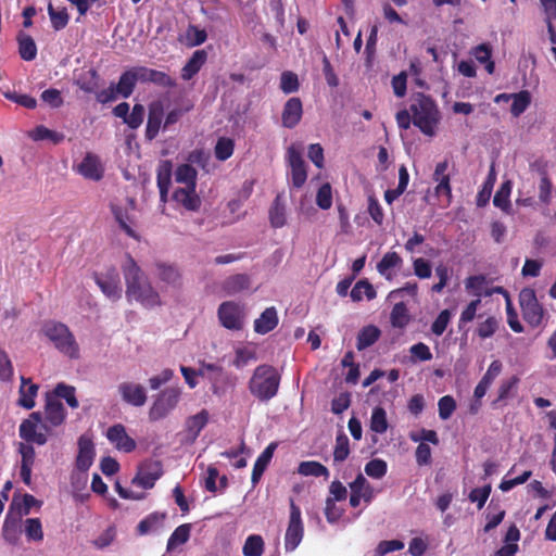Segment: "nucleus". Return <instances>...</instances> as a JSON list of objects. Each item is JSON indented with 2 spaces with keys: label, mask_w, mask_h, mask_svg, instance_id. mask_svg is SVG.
<instances>
[{
  "label": "nucleus",
  "mask_w": 556,
  "mask_h": 556,
  "mask_svg": "<svg viewBox=\"0 0 556 556\" xmlns=\"http://www.w3.org/2000/svg\"><path fill=\"white\" fill-rule=\"evenodd\" d=\"M122 270L126 285V298L128 302H137L146 308H154L162 305L161 295L152 286L147 275L132 256L126 254L122 264Z\"/></svg>",
  "instance_id": "f257e3e1"
},
{
  "label": "nucleus",
  "mask_w": 556,
  "mask_h": 556,
  "mask_svg": "<svg viewBox=\"0 0 556 556\" xmlns=\"http://www.w3.org/2000/svg\"><path fill=\"white\" fill-rule=\"evenodd\" d=\"M280 383V376L270 365L257 366L249 380V391L257 400L267 402L276 396Z\"/></svg>",
  "instance_id": "f03ea898"
},
{
  "label": "nucleus",
  "mask_w": 556,
  "mask_h": 556,
  "mask_svg": "<svg viewBox=\"0 0 556 556\" xmlns=\"http://www.w3.org/2000/svg\"><path fill=\"white\" fill-rule=\"evenodd\" d=\"M413 124L426 136H434L440 113L434 101L426 96L417 97L410 105Z\"/></svg>",
  "instance_id": "7ed1b4c3"
},
{
  "label": "nucleus",
  "mask_w": 556,
  "mask_h": 556,
  "mask_svg": "<svg viewBox=\"0 0 556 556\" xmlns=\"http://www.w3.org/2000/svg\"><path fill=\"white\" fill-rule=\"evenodd\" d=\"M42 331L60 353L72 359L79 358V345L65 324L48 321L43 325Z\"/></svg>",
  "instance_id": "20e7f679"
},
{
  "label": "nucleus",
  "mask_w": 556,
  "mask_h": 556,
  "mask_svg": "<svg viewBox=\"0 0 556 556\" xmlns=\"http://www.w3.org/2000/svg\"><path fill=\"white\" fill-rule=\"evenodd\" d=\"M46 430L47 426L41 422V414L31 413L18 427V435L23 440L21 443L45 445L48 442Z\"/></svg>",
  "instance_id": "39448f33"
},
{
  "label": "nucleus",
  "mask_w": 556,
  "mask_h": 556,
  "mask_svg": "<svg viewBox=\"0 0 556 556\" xmlns=\"http://www.w3.org/2000/svg\"><path fill=\"white\" fill-rule=\"evenodd\" d=\"M245 315L244 305L235 301H225L217 308L218 320L228 330H241L244 326Z\"/></svg>",
  "instance_id": "423d86ee"
},
{
  "label": "nucleus",
  "mask_w": 556,
  "mask_h": 556,
  "mask_svg": "<svg viewBox=\"0 0 556 556\" xmlns=\"http://www.w3.org/2000/svg\"><path fill=\"white\" fill-rule=\"evenodd\" d=\"M519 303L525 320L531 327H538L542 324L544 308L536 299L535 291L531 288H525L519 293Z\"/></svg>",
  "instance_id": "0eeeda50"
},
{
  "label": "nucleus",
  "mask_w": 556,
  "mask_h": 556,
  "mask_svg": "<svg viewBox=\"0 0 556 556\" xmlns=\"http://www.w3.org/2000/svg\"><path fill=\"white\" fill-rule=\"evenodd\" d=\"M180 389L167 388L163 390L153 402L149 418L153 421L166 417L178 404L180 399Z\"/></svg>",
  "instance_id": "6e6552de"
},
{
  "label": "nucleus",
  "mask_w": 556,
  "mask_h": 556,
  "mask_svg": "<svg viewBox=\"0 0 556 556\" xmlns=\"http://www.w3.org/2000/svg\"><path fill=\"white\" fill-rule=\"evenodd\" d=\"M304 534L301 509L294 501H290V519L285 536V548L287 552H293L301 543Z\"/></svg>",
  "instance_id": "1a4fd4ad"
},
{
  "label": "nucleus",
  "mask_w": 556,
  "mask_h": 556,
  "mask_svg": "<svg viewBox=\"0 0 556 556\" xmlns=\"http://www.w3.org/2000/svg\"><path fill=\"white\" fill-rule=\"evenodd\" d=\"M199 375L210 381L213 394L222 396L226 393L229 377L220 366L203 363L199 368Z\"/></svg>",
  "instance_id": "9d476101"
},
{
  "label": "nucleus",
  "mask_w": 556,
  "mask_h": 556,
  "mask_svg": "<svg viewBox=\"0 0 556 556\" xmlns=\"http://www.w3.org/2000/svg\"><path fill=\"white\" fill-rule=\"evenodd\" d=\"M94 279L108 299L117 301L122 298L123 289L119 273L116 268H109L105 273L96 275Z\"/></svg>",
  "instance_id": "9b49d317"
},
{
  "label": "nucleus",
  "mask_w": 556,
  "mask_h": 556,
  "mask_svg": "<svg viewBox=\"0 0 556 556\" xmlns=\"http://www.w3.org/2000/svg\"><path fill=\"white\" fill-rule=\"evenodd\" d=\"M163 475L162 464L157 460H147L138 469L132 484L143 489H151Z\"/></svg>",
  "instance_id": "f8f14e48"
},
{
  "label": "nucleus",
  "mask_w": 556,
  "mask_h": 556,
  "mask_svg": "<svg viewBox=\"0 0 556 556\" xmlns=\"http://www.w3.org/2000/svg\"><path fill=\"white\" fill-rule=\"evenodd\" d=\"M117 392L123 400L128 405L135 407H141L147 402V390L146 388L135 381H124L117 386Z\"/></svg>",
  "instance_id": "ddd939ff"
},
{
  "label": "nucleus",
  "mask_w": 556,
  "mask_h": 556,
  "mask_svg": "<svg viewBox=\"0 0 556 556\" xmlns=\"http://www.w3.org/2000/svg\"><path fill=\"white\" fill-rule=\"evenodd\" d=\"M450 163L447 160L441 161L435 165L432 178L437 182L434 194L437 197H445V204L450 205L452 199V188L450 184V175L447 169Z\"/></svg>",
  "instance_id": "4468645a"
},
{
  "label": "nucleus",
  "mask_w": 556,
  "mask_h": 556,
  "mask_svg": "<svg viewBox=\"0 0 556 556\" xmlns=\"http://www.w3.org/2000/svg\"><path fill=\"white\" fill-rule=\"evenodd\" d=\"M287 160L291 167L292 184L294 187L301 188L307 179L306 165L301 151L291 146L287 151Z\"/></svg>",
  "instance_id": "2eb2a0df"
},
{
  "label": "nucleus",
  "mask_w": 556,
  "mask_h": 556,
  "mask_svg": "<svg viewBox=\"0 0 556 556\" xmlns=\"http://www.w3.org/2000/svg\"><path fill=\"white\" fill-rule=\"evenodd\" d=\"M17 452L21 455L20 477L27 486H30L33 483L31 471L36 462L35 448L30 444L18 443Z\"/></svg>",
  "instance_id": "dca6fc26"
},
{
  "label": "nucleus",
  "mask_w": 556,
  "mask_h": 556,
  "mask_svg": "<svg viewBox=\"0 0 556 556\" xmlns=\"http://www.w3.org/2000/svg\"><path fill=\"white\" fill-rule=\"evenodd\" d=\"M94 456V444L91 438L87 434L80 435L78 439V454L76 457V468L79 471L86 472L93 464Z\"/></svg>",
  "instance_id": "f3484780"
},
{
  "label": "nucleus",
  "mask_w": 556,
  "mask_h": 556,
  "mask_svg": "<svg viewBox=\"0 0 556 556\" xmlns=\"http://www.w3.org/2000/svg\"><path fill=\"white\" fill-rule=\"evenodd\" d=\"M108 440L118 450L124 453H129L136 448V442L130 438L123 425L117 424L110 427L106 431Z\"/></svg>",
  "instance_id": "a211bd4d"
},
{
  "label": "nucleus",
  "mask_w": 556,
  "mask_h": 556,
  "mask_svg": "<svg viewBox=\"0 0 556 556\" xmlns=\"http://www.w3.org/2000/svg\"><path fill=\"white\" fill-rule=\"evenodd\" d=\"M164 117V104L162 101H153L149 105L148 122L146 127V137L149 140L154 139L161 128Z\"/></svg>",
  "instance_id": "6ab92c4d"
},
{
  "label": "nucleus",
  "mask_w": 556,
  "mask_h": 556,
  "mask_svg": "<svg viewBox=\"0 0 556 556\" xmlns=\"http://www.w3.org/2000/svg\"><path fill=\"white\" fill-rule=\"evenodd\" d=\"M137 77L141 83H153L162 87H175L176 80L164 72L146 66H137Z\"/></svg>",
  "instance_id": "aec40b11"
},
{
  "label": "nucleus",
  "mask_w": 556,
  "mask_h": 556,
  "mask_svg": "<svg viewBox=\"0 0 556 556\" xmlns=\"http://www.w3.org/2000/svg\"><path fill=\"white\" fill-rule=\"evenodd\" d=\"M154 275L160 280V282L168 287L175 288L180 285V273L178 268L173 264L155 262Z\"/></svg>",
  "instance_id": "412c9836"
},
{
  "label": "nucleus",
  "mask_w": 556,
  "mask_h": 556,
  "mask_svg": "<svg viewBox=\"0 0 556 556\" xmlns=\"http://www.w3.org/2000/svg\"><path fill=\"white\" fill-rule=\"evenodd\" d=\"M39 386L33 383L29 378L21 377V386L18 389L17 405L25 408L31 409L35 407V399L38 394Z\"/></svg>",
  "instance_id": "4be33fe9"
},
{
  "label": "nucleus",
  "mask_w": 556,
  "mask_h": 556,
  "mask_svg": "<svg viewBox=\"0 0 556 556\" xmlns=\"http://www.w3.org/2000/svg\"><path fill=\"white\" fill-rule=\"evenodd\" d=\"M16 496L13 497L9 511L3 522V536L9 542L16 541L18 523L23 517L21 508L15 511Z\"/></svg>",
  "instance_id": "5701e85b"
},
{
  "label": "nucleus",
  "mask_w": 556,
  "mask_h": 556,
  "mask_svg": "<svg viewBox=\"0 0 556 556\" xmlns=\"http://www.w3.org/2000/svg\"><path fill=\"white\" fill-rule=\"evenodd\" d=\"M303 114L302 102L299 98H290L282 111L281 121L282 125L287 128L295 127L301 121Z\"/></svg>",
  "instance_id": "b1692460"
},
{
  "label": "nucleus",
  "mask_w": 556,
  "mask_h": 556,
  "mask_svg": "<svg viewBox=\"0 0 556 556\" xmlns=\"http://www.w3.org/2000/svg\"><path fill=\"white\" fill-rule=\"evenodd\" d=\"M46 420L53 427L63 424L66 413L63 404L53 395L48 394L46 399Z\"/></svg>",
  "instance_id": "393cba45"
},
{
  "label": "nucleus",
  "mask_w": 556,
  "mask_h": 556,
  "mask_svg": "<svg viewBox=\"0 0 556 556\" xmlns=\"http://www.w3.org/2000/svg\"><path fill=\"white\" fill-rule=\"evenodd\" d=\"M173 199L188 211H198L201 200L195 192V187L177 188L174 191Z\"/></svg>",
  "instance_id": "a878e982"
},
{
  "label": "nucleus",
  "mask_w": 556,
  "mask_h": 556,
  "mask_svg": "<svg viewBox=\"0 0 556 556\" xmlns=\"http://www.w3.org/2000/svg\"><path fill=\"white\" fill-rule=\"evenodd\" d=\"M79 173L92 180H100L103 176V167L99 157L88 153L79 164Z\"/></svg>",
  "instance_id": "bb28decb"
},
{
  "label": "nucleus",
  "mask_w": 556,
  "mask_h": 556,
  "mask_svg": "<svg viewBox=\"0 0 556 556\" xmlns=\"http://www.w3.org/2000/svg\"><path fill=\"white\" fill-rule=\"evenodd\" d=\"M278 320L276 308L274 306L267 307L261 316L254 320V331L260 334H266L277 327Z\"/></svg>",
  "instance_id": "cd10ccee"
},
{
  "label": "nucleus",
  "mask_w": 556,
  "mask_h": 556,
  "mask_svg": "<svg viewBox=\"0 0 556 556\" xmlns=\"http://www.w3.org/2000/svg\"><path fill=\"white\" fill-rule=\"evenodd\" d=\"M206 58L207 54L204 50L194 51L186 65L181 68V78L184 80H190L195 74L199 73L205 63Z\"/></svg>",
  "instance_id": "c85d7f7f"
},
{
  "label": "nucleus",
  "mask_w": 556,
  "mask_h": 556,
  "mask_svg": "<svg viewBox=\"0 0 556 556\" xmlns=\"http://www.w3.org/2000/svg\"><path fill=\"white\" fill-rule=\"evenodd\" d=\"M251 279L247 274H237L226 278L223 282V290L228 295H235L241 291L249 289Z\"/></svg>",
  "instance_id": "c756f323"
},
{
  "label": "nucleus",
  "mask_w": 556,
  "mask_h": 556,
  "mask_svg": "<svg viewBox=\"0 0 556 556\" xmlns=\"http://www.w3.org/2000/svg\"><path fill=\"white\" fill-rule=\"evenodd\" d=\"M350 489L353 494L363 498L366 504L371 503L375 497L374 488L362 473H358L355 480L350 483Z\"/></svg>",
  "instance_id": "7c9ffc66"
},
{
  "label": "nucleus",
  "mask_w": 556,
  "mask_h": 556,
  "mask_svg": "<svg viewBox=\"0 0 556 556\" xmlns=\"http://www.w3.org/2000/svg\"><path fill=\"white\" fill-rule=\"evenodd\" d=\"M137 81H139V78L137 77V70L136 67H132L124 72L121 75L118 83L114 86L119 96L128 98L132 93Z\"/></svg>",
  "instance_id": "2f4dec72"
},
{
  "label": "nucleus",
  "mask_w": 556,
  "mask_h": 556,
  "mask_svg": "<svg viewBox=\"0 0 556 556\" xmlns=\"http://www.w3.org/2000/svg\"><path fill=\"white\" fill-rule=\"evenodd\" d=\"M275 448H276V445L274 443L269 444L262 452V454L256 458L254 466H253V470H252V477H251V481H252L253 485H255L260 481L262 475L264 473L267 465L269 464V462L273 457Z\"/></svg>",
  "instance_id": "473e14b6"
},
{
  "label": "nucleus",
  "mask_w": 556,
  "mask_h": 556,
  "mask_svg": "<svg viewBox=\"0 0 556 556\" xmlns=\"http://www.w3.org/2000/svg\"><path fill=\"white\" fill-rule=\"evenodd\" d=\"M208 421V413L201 410L199 414L189 417L186 421L188 438L194 441Z\"/></svg>",
  "instance_id": "72a5a7b5"
},
{
  "label": "nucleus",
  "mask_w": 556,
  "mask_h": 556,
  "mask_svg": "<svg viewBox=\"0 0 556 556\" xmlns=\"http://www.w3.org/2000/svg\"><path fill=\"white\" fill-rule=\"evenodd\" d=\"M402 258L396 252H388L383 255L377 265L378 273L390 279L393 275V269L402 265Z\"/></svg>",
  "instance_id": "f704fd0d"
},
{
  "label": "nucleus",
  "mask_w": 556,
  "mask_h": 556,
  "mask_svg": "<svg viewBox=\"0 0 556 556\" xmlns=\"http://www.w3.org/2000/svg\"><path fill=\"white\" fill-rule=\"evenodd\" d=\"M380 337V330L372 325L364 327L357 336L356 348L358 351H363L371 346Z\"/></svg>",
  "instance_id": "c9c22d12"
},
{
  "label": "nucleus",
  "mask_w": 556,
  "mask_h": 556,
  "mask_svg": "<svg viewBox=\"0 0 556 556\" xmlns=\"http://www.w3.org/2000/svg\"><path fill=\"white\" fill-rule=\"evenodd\" d=\"M18 51L20 55L25 61H31L37 55V46L34 39L24 33L18 35Z\"/></svg>",
  "instance_id": "e433bc0d"
},
{
  "label": "nucleus",
  "mask_w": 556,
  "mask_h": 556,
  "mask_svg": "<svg viewBox=\"0 0 556 556\" xmlns=\"http://www.w3.org/2000/svg\"><path fill=\"white\" fill-rule=\"evenodd\" d=\"M191 526L189 523L177 527L167 541V551L172 552L177 546L185 544L190 538Z\"/></svg>",
  "instance_id": "4c0bfd02"
},
{
  "label": "nucleus",
  "mask_w": 556,
  "mask_h": 556,
  "mask_svg": "<svg viewBox=\"0 0 556 556\" xmlns=\"http://www.w3.org/2000/svg\"><path fill=\"white\" fill-rule=\"evenodd\" d=\"M265 549V543L260 534H251L245 539L242 547L244 556H262Z\"/></svg>",
  "instance_id": "58836bf2"
},
{
  "label": "nucleus",
  "mask_w": 556,
  "mask_h": 556,
  "mask_svg": "<svg viewBox=\"0 0 556 556\" xmlns=\"http://www.w3.org/2000/svg\"><path fill=\"white\" fill-rule=\"evenodd\" d=\"M165 519V514L154 513L146 517L138 525V532L140 534H148L150 532L157 531L162 528Z\"/></svg>",
  "instance_id": "ea45409f"
},
{
  "label": "nucleus",
  "mask_w": 556,
  "mask_h": 556,
  "mask_svg": "<svg viewBox=\"0 0 556 556\" xmlns=\"http://www.w3.org/2000/svg\"><path fill=\"white\" fill-rule=\"evenodd\" d=\"M298 472L302 476L329 477V470L323 464L314 460L302 462L299 465Z\"/></svg>",
  "instance_id": "a19ab883"
},
{
  "label": "nucleus",
  "mask_w": 556,
  "mask_h": 556,
  "mask_svg": "<svg viewBox=\"0 0 556 556\" xmlns=\"http://www.w3.org/2000/svg\"><path fill=\"white\" fill-rule=\"evenodd\" d=\"M511 189H513L511 181H509V180L504 181L493 198V204L496 207H498L505 212H508V210L510 207L509 197L511 193Z\"/></svg>",
  "instance_id": "79ce46f5"
},
{
  "label": "nucleus",
  "mask_w": 556,
  "mask_h": 556,
  "mask_svg": "<svg viewBox=\"0 0 556 556\" xmlns=\"http://www.w3.org/2000/svg\"><path fill=\"white\" fill-rule=\"evenodd\" d=\"M197 170L189 164L179 165L175 172V180L185 187H195Z\"/></svg>",
  "instance_id": "37998d69"
},
{
  "label": "nucleus",
  "mask_w": 556,
  "mask_h": 556,
  "mask_svg": "<svg viewBox=\"0 0 556 556\" xmlns=\"http://www.w3.org/2000/svg\"><path fill=\"white\" fill-rule=\"evenodd\" d=\"M207 34L205 29H201L198 26L189 25L184 36V43L187 47H197L205 42Z\"/></svg>",
  "instance_id": "c03bdc74"
},
{
  "label": "nucleus",
  "mask_w": 556,
  "mask_h": 556,
  "mask_svg": "<svg viewBox=\"0 0 556 556\" xmlns=\"http://www.w3.org/2000/svg\"><path fill=\"white\" fill-rule=\"evenodd\" d=\"M513 103L510 108V113L517 117L521 115L531 103L530 92L527 90L520 91L518 93H513Z\"/></svg>",
  "instance_id": "a18cd8bd"
},
{
  "label": "nucleus",
  "mask_w": 556,
  "mask_h": 556,
  "mask_svg": "<svg viewBox=\"0 0 556 556\" xmlns=\"http://www.w3.org/2000/svg\"><path fill=\"white\" fill-rule=\"evenodd\" d=\"M257 359L256 352L253 348L242 346L236 349V355L232 361V365L238 369H241L249 365L251 362Z\"/></svg>",
  "instance_id": "49530a36"
},
{
  "label": "nucleus",
  "mask_w": 556,
  "mask_h": 556,
  "mask_svg": "<svg viewBox=\"0 0 556 556\" xmlns=\"http://www.w3.org/2000/svg\"><path fill=\"white\" fill-rule=\"evenodd\" d=\"M367 298L368 300H372L376 298V291L374 287L367 280H359L353 287L351 291V298L353 301H362Z\"/></svg>",
  "instance_id": "de8ad7c7"
},
{
  "label": "nucleus",
  "mask_w": 556,
  "mask_h": 556,
  "mask_svg": "<svg viewBox=\"0 0 556 556\" xmlns=\"http://www.w3.org/2000/svg\"><path fill=\"white\" fill-rule=\"evenodd\" d=\"M48 14L51 20V25L55 30H61L66 27L70 16L65 8L56 10L52 3L48 4Z\"/></svg>",
  "instance_id": "09e8293b"
},
{
  "label": "nucleus",
  "mask_w": 556,
  "mask_h": 556,
  "mask_svg": "<svg viewBox=\"0 0 556 556\" xmlns=\"http://www.w3.org/2000/svg\"><path fill=\"white\" fill-rule=\"evenodd\" d=\"M370 429L376 433H384L388 429L387 413L382 407H375L370 417Z\"/></svg>",
  "instance_id": "8fccbe9b"
},
{
  "label": "nucleus",
  "mask_w": 556,
  "mask_h": 556,
  "mask_svg": "<svg viewBox=\"0 0 556 556\" xmlns=\"http://www.w3.org/2000/svg\"><path fill=\"white\" fill-rule=\"evenodd\" d=\"M269 220L273 227H282L286 223V210L281 204L280 195H278L269 211Z\"/></svg>",
  "instance_id": "3c124183"
},
{
  "label": "nucleus",
  "mask_w": 556,
  "mask_h": 556,
  "mask_svg": "<svg viewBox=\"0 0 556 556\" xmlns=\"http://www.w3.org/2000/svg\"><path fill=\"white\" fill-rule=\"evenodd\" d=\"M53 396H55L56 399H64L68 406L72 408H77L79 406V403L75 395V388L72 386H67L65 383L56 384Z\"/></svg>",
  "instance_id": "603ef678"
},
{
  "label": "nucleus",
  "mask_w": 556,
  "mask_h": 556,
  "mask_svg": "<svg viewBox=\"0 0 556 556\" xmlns=\"http://www.w3.org/2000/svg\"><path fill=\"white\" fill-rule=\"evenodd\" d=\"M409 321L407 308L404 303H396L391 312V323L393 327L403 328Z\"/></svg>",
  "instance_id": "864d4df0"
},
{
  "label": "nucleus",
  "mask_w": 556,
  "mask_h": 556,
  "mask_svg": "<svg viewBox=\"0 0 556 556\" xmlns=\"http://www.w3.org/2000/svg\"><path fill=\"white\" fill-rule=\"evenodd\" d=\"M350 454L349 438L344 433L337 435L333 451V460L341 463L348 458Z\"/></svg>",
  "instance_id": "5fc2aeb1"
},
{
  "label": "nucleus",
  "mask_w": 556,
  "mask_h": 556,
  "mask_svg": "<svg viewBox=\"0 0 556 556\" xmlns=\"http://www.w3.org/2000/svg\"><path fill=\"white\" fill-rule=\"evenodd\" d=\"M25 534L28 540L42 541L43 532L41 521L38 518H28L25 520Z\"/></svg>",
  "instance_id": "6e6d98bb"
},
{
  "label": "nucleus",
  "mask_w": 556,
  "mask_h": 556,
  "mask_svg": "<svg viewBox=\"0 0 556 556\" xmlns=\"http://www.w3.org/2000/svg\"><path fill=\"white\" fill-rule=\"evenodd\" d=\"M233 153V141L229 138H219L215 146V156L219 161H226Z\"/></svg>",
  "instance_id": "4d7b16f0"
},
{
  "label": "nucleus",
  "mask_w": 556,
  "mask_h": 556,
  "mask_svg": "<svg viewBox=\"0 0 556 556\" xmlns=\"http://www.w3.org/2000/svg\"><path fill=\"white\" fill-rule=\"evenodd\" d=\"M439 416L442 420L448 419L456 409V402L451 395L442 396L438 402Z\"/></svg>",
  "instance_id": "13d9d810"
},
{
  "label": "nucleus",
  "mask_w": 556,
  "mask_h": 556,
  "mask_svg": "<svg viewBox=\"0 0 556 556\" xmlns=\"http://www.w3.org/2000/svg\"><path fill=\"white\" fill-rule=\"evenodd\" d=\"M33 139L34 140H46L49 139L53 141L54 143H60L64 139V135L50 130L49 128L45 126H38L33 131Z\"/></svg>",
  "instance_id": "bf43d9fd"
},
{
  "label": "nucleus",
  "mask_w": 556,
  "mask_h": 556,
  "mask_svg": "<svg viewBox=\"0 0 556 556\" xmlns=\"http://www.w3.org/2000/svg\"><path fill=\"white\" fill-rule=\"evenodd\" d=\"M412 362H428L432 359V353L429 346L422 342L416 343L409 348Z\"/></svg>",
  "instance_id": "052dcab7"
},
{
  "label": "nucleus",
  "mask_w": 556,
  "mask_h": 556,
  "mask_svg": "<svg viewBox=\"0 0 556 556\" xmlns=\"http://www.w3.org/2000/svg\"><path fill=\"white\" fill-rule=\"evenodd\" d=\"M365 472L371 478L380 479L387 472V463L379 458L372 459L365 465Z\"/></svg>",
  "instance_id": "680f3d73"
},
{
  "label": "nucleus",
  "mask_w": 556,
  "mask_h": 556,
  "mask_svg": "<svg viewBox=\"0 0 556 556\" xmlns=\"http://www.w3.org/2000/svg\"><path fill=\"white\" fill-rule=\"evenodd\" d=\"M144 114V106L142 104H135L131 112L128 114L125 124L131 129H137L142 124Z\"/></svg>",
  "instance_id": "e2e57ef3"
},
{
  "label": "nucleus",
  "mask_w": 556,
  "mask_h": 556,
  "mask_svg": "<svg viewBox=\"0 0 556 556\" xmlns=\"http://www.w3.org/2000/svg\"><path fill=\"white\" fill-rule=\"evenodd\" d=\"M316 203L321 210H328L332 205V192L329 184H324L317 191Z\"/></svg>",
  "instance_id": "0e129e2a"
},
{
  "label": "nucleus",
  "mask_w": 556,
  "mask_h": 556,
  "mask_svg": "<svg viewBox=\"0 0 556 556\" xmlns=\"http://www.w3.org/2000/svg\"><path fill=\"white\" fill-rule=\"evenodd\" d=\"M498 328V321L495 317H488L484 321L480 323L477 328V333L481 339L492 337Z\"/></svg>",
  "instance_id": "69168bd1"
},
{
  "label": "nucleus",
  "mask_w": 556,
  "mask_h": 556,
  "mask_svg": "<svg viewBox=\"0 0 556 556\" xmlns=\"http://www.w3.org/2000/svg\"><path fill=\"white\" fill-rule=\"evenodd\" d=\"M466 289L471 291L475 295L481 296L488 294L485 290V278L484 276H471L466 280Z\"/></svg>",
  "instance_id": "338daca9"
},
{
  "label": "nucleus",
  "mask_w": 556,
  "mask_h": 556,
  "mask_svg": "<svg viewBox=\"0 0 556 556\" xmlns=\"http://www.w3.org/2000/svg\"><path fill=\"white\" fill-rule=\"evenodd\" d=\"M280 88L285 93H291L299 89L298 76L292 72H283L280 78Z\"/></svg>",
  "instance_id": "774afa93"
}]
</instances>
